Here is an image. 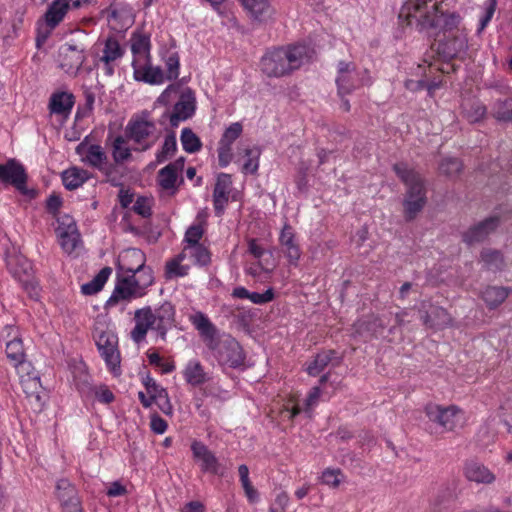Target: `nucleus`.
I'll return each instance as SVG.
<instances>
[{"label": "nucleus", "instance_id": "obj_1", "mask_svg": "<svg viewBox=\"0 0 512 512\" xmlns=\"http://www.w3.org/2000/svg\"><path fill=\"white\" fill-rule=\"evenodd\" d=\"M398 17L401 23H406L408 26L415 22L416 28L420 31L439 28L444 33H451L460 21L459 15L444 13L441 10V3H435L429 8L426 0L406 1Z\"/></svg>", "mask_w": 512, "mask_h": 512}, {"label": "nucleus", "instance_id": "obj_2", "mask_svg": "<svg viewBox=\"0 0 512 512\" xmlns=\"http://www.w3.org/2000/svg\"><path fill=\"white\" fill-rule=\"evenodd\" d=\"M310 58L306 45H289L267 52L261 58V70L268 77H283L299 69Z\"/></svg>", "mask_w": 512, "mask_h": 512}, {"label": "nucleus", "instance_id": "obj_3", "mask_svg": "<svg viewBox=\"0 0 512 512\" xmlns=\"http://www.w3.org/2000/svg\"><path fill=\"white\" fill-rule=\"evenodd\" d=\"M175 317L174 306L170 302H164L155 311L150 306L137 309L134 313L135 327L132 329L131 339L141 343L149 329L157 332L162 340H166L168 330L173 326Z\"/></svg>", "mask_w": 512, "mask_h": 512}, {"label": "nucleus", "instance_id": "obj_4", "mask_svg": "<svg viewBox=\"0 0 512 512\" xmlns=\"http://www.w3.org/2000/svg\"><path fill=\"white\" fill-rule=\"evenodd\" d=\"M125 257L135 259L139 264L137 267H131L119 262L118 269L124 271L128 275L118 279L115 289L107 301L110 305L117 303L119 300L142 296V292L140 290L153 283V276H151L150 271L147 272V278L143 282L137 280L135 277L136 272H146L144 265L145 255L140 250H129Z\"/></svg>", "mask_w": 512, "mask_h": 512}, {"label": "nucleus", "instance_id": "obj_5", "mask_svg": "<svg viewBox=\"0 0 512 512\" xmlns=\"http://www.w3.org/2000/svg\"><path fill=\"white\" fill-rule=\"evenodd\" d=\"M126 136L134 143L135 151H146L152 148L161 136V130L154 122L142 117L132 118L126 126Z\"/></svg>", "mask_w": 512, "mask_h": 512}, {"label": "nucleus", "instance_id": "obj_6", "mask_svg": "<svg viewBox=\"0 0 512 512\" xmlns=\"http://www.w3.org/2000/svg\"><path fill=\"white\" fill-rule=\"evenodd\" d=\"M220 365L237 368L244 363V353L235 338L226 334H219L212 343L206 345Z\"/></svg>", "mask_w": 512, "mask_h": 512}, {"label": "nucleus", "instance_id": "obj_7", "mask_svg": "<svg viewBox=\"0 0 512 512\" xmlns=\"http://www.w3.org/2000/svg\"><path fill=\"white\" fill-rule=\"evenodd\" d=\"M491 99V115L501 122H512L511 88L504 83L494 82L488 86Z\"/></svg>", "mask_w": 512, "mask_h": 512}, {"label": "nucleus", "instance_id": "obj_8", "mask_svg": "<svg viewBox=\"0 0 512 512\" xmlns=\"http://www.w3.org/2000/svg\"><path fill=\"white\" fill-rule=\"evenodd\" d=\"M27 179L24 166L16 159H9L6 163L0 164V181L14 186L23 195L33 197L35 192L27 188Z\"/></svg>", "mask_w": 512, "mask_h": 512}, {"label": "nucleus", "instance_id": "obj_9", "mask_svg": "<svg viewBox=\"0 0 512 512\" xmlns=\"http://www.w3.org/2000/svg\"><path fill=\"white\" fill-rule=\"evenodd\" d=\"M460 412L455 405L441 406L429 403L425 407V414L429 421L441 427L445 432L454 431L459 422Z\"/></svg>", "mask_w": 512, "mask_h": 512}, {"label": "nucleus", "instance_id": "obj_10", "mask_svg": "<svg viewBox=\"0 0 512 512\" xmlns=\"http://www.w3.org/2000/svg\"><path fill=\"white\" fill-rule=\"evenodd\" d=\"M393 170L407 186L405 197L409 199L423 198V200H427L424 180L419 173L409 169L408 166L404 163L395 164L393 166Z\"/></svg>", "mask_w": 512, "mask_h": 512}, {"label": "nucleus", "instance_id": "obj_11", "mask_svg": "<svg viewBox=\"0 0 512 512\" xmlns=\"http://www.w3.org/2000/svg\"><path fill=\"white\" fill-rule=\"evenodd\" d=\"M76 153L83 157L82 161L103 172L106 176L109 177L112 174L113 166L108 164L107 155L100 145H88L83 141L76 147Z\"/></svg>", "mask_w": 512, "mask_h": 512}, {"label": "nucleus", "instance_id": "obj_12", "mask_svg": "<svg viewBox=\"0 0 512 512\" xmlns=\"http://www.w3.org/2000/svg\"><path fill=\"white\" fill-rule=\"evenodd\" d=\"M336 84L339 95L344 96L364 85V81L353 62L340 61L338 63Z\"/></svg>", "mask_w": 512, "mask_h": 512}, {"label": "nucleus", "instance_id": "obj_13", "mask_svg": "<svg viewBox=\"0 0 512 512\" xmlns=\"http://www.w3.org/2000/svg\"><path fill=\"white\" fill-rule=\"evenodd\" d=\"M98 350L105 360L107 366L116 372L120 367V353L118 351L117 336L108 331L101 332L96 340Z\"/></svg>", "mask_w": 512, "mask_h": 512}, {"label": "nucleus", "instance_id": "obj_14", "mask_svg": "<svg viewBox=\"0 0 512 512\" xmlns=\"http://www.w3.org/2000/svg\"><path fill=\"white\" fill-rule=\"evenodd\" d=\"M196 109L195 94L190 88H186L180 94L179 100L175 103L172 114L170 115V124L177 127L181 121L192 117Z\"/></svg>", "mask_w": 512, "mask_h": 512}, {"label": "nucleus", "instance_id": "obj_15", "mask_svg": "<svg viewBox=\"0 0 512 512\" xmlns=\"http://www.w3.org/2000/svg\"><path fill=\"white\" fill-rule=\"evenodd\" d=\"M85 61L84 49L76 45L64 44L59 50L60 67L68 73H77Z\"/></svg>", "mask_w": 512, "mask_h": 512}, {"label": "nucleus", "instance_id": "obj_16", "mask_svg": "<svg viewBox=\"0 0 512 512\" xmlns=\"http://www.w3.org/2000/svg\"><path fill=\"white\" fill-rule=\"evenodd\" d=\"M498 225V217H489L465 231L462 235V239L468 245L480 243L484 241Z\"/></svg>", "mask_w": 512, "mask_h": 512}, {"label": "nucleus", "instance_id": "obj_17", "mask_svg": "<svg viewBox=\"0 0 512 512\" xmlns=\"http://www.w3.org/2000/svg\"><path fill=\"white\" fill-rule=\"evenodd\" d=\"M231 187V176L226 173H220L217 177L213 191V204L218 216L222 215L225 206L228 203Z\"/></svg>", "mask_w": 512, "mask_h": 512}, {"label": "nucleus", "instance_id": "obj_18", "mask_svg": "<svg viewBox=\"0 0 512 512\" xmlns=\"http://www.w3.org/2000/svg\"><path fill=\"white\" fill-rule=\"evenodd\" d=\"M184 163L185 158L180 157L174 162L169 163L168 165L159 170L157 181L162 189L172 190V194L176 192V182L178 179V173L183 170Z\"/></svg>", "mask_w": 512, "mask_h": 512}, {"label": "nucleus", "instance_id": "obj_19", "mask_svg": "<svg viewBox=\"0 0 512 512\" xmlns=\"http://www.w3.org/2000/svg\"><path fill=\"white\" fill-rule=\"evenodd\" d=\"M249 16L257 22L264 23L273 19L275 9L271 6L269 0H238Z\"/></svg>", "mask_w": 512, "mask_h": 512}, {"label": "nucleus", "instance_id": "obj_20", "mask_svg": "<svg viewBox=\"0 0 512 512\" xmlns=\"http://www.w3.org/2000/svg\"><path fill=\"white\" fill-rule=\"evenodd\" d=\"M56 495L69 512H81L80 501L75 487L68 479H60L56 484Z\"/></svg>", "mask_w": 512, "mask_h": 512}, {"label": "nucleus", "instance_id": "obj_21", "mask_svg": "<svg viewBox=\"0 0 512 512\" xmlns=\"http://www.w3.org/2000/svg\"><path fill=\"white\" fill-rule=\"evenodd\" d=\"M460 114L469 123L481 122L487 114L486 106L476 97H463L460 104Z\"/></svg>", "mask_w": 512, "mask_h": 512}, {"label": "nucleus", "instance_id": "obj_22", "mask_svg": "<svg viewBox=\"0 0 512 512\" xmlns=\"http://www.w3.org/2000/svg\"><path fill=\"white\" fill-rule=\"evenodd\" d=\"M464 476L472 482L491 484L495 481V475L481 462L467 460L464 464Z\"/></svg>", "mask_w": 512, "mask_h": 512}, {"label": "nucleus", "instance_id": "obj_23", "mask_svg": "<svg viewBox=\"0 0 512 512\" xmlns=\"http://www.w3.org/2000/svg\"><path fill=\"white\" fill-rule=\"evenodd\" d=\"M421 320L427 328L438 330L448 326L452 319L447 310L431 305L428 311L421 313Z\"/></svg>", "mask_w": 512, "mask_h": 512}, {"label": "nucleus", "instance_id": "obj_24", "mask_svg": "<svg viewBox=\"0 0 512 512\" xmlns=\"http://www.w3.org/2000/svg\"><path fill=\"white\" fill-rule=\"evenodd\" d=\"M343 357L338 355L335 350H325L318 353L314 361L308 366L307 372L311 376L319 375L329 364L333 367L339 366Z\"/></svg>", "mask_w": 512, "mask_h": 512}, {"label": "nucleus", "instance_id": "obj_25", "mask_svg": "<svg viewBox=\"0 0 512 512\" xmlns=\"http://www.w3.org/2000/svg\"><path fill=\"white\" fill-rule=\"evenodd\" d=\"M193 456L201 461V469L204 472L217 474L219 472V463L215 455L201 442H193L191 445Z\"/></svg>", "mask_w": 512, "mask_h": 512}, {"label": "nucleus", "instance_id": "obj_26", "mask_svg": "<svg viewBox=\"0 0 512 512\" xmlns=\"http://www.w3.org/2000/svg\"><path fill=\"white\" fill-rule=\"evenodd\" d=\"M7 358L18 368V372L22 373L26 368H30L31 364L24 361L25 351L22 339L14 336L13 339L6 343Z\"/></svg>", "mask_w": 512, "mask_h": 512}, {"label": "nucleus", "instance_id": "obj_27", "mask_svg": "<svg viewBox=\"0 0 512 512\" xmlns=\"http://www.w3.org/2000/svg\"><path fill=\"white\" fill-rule=\"evenodd\" d=\"M467 48V41L462 35H449L445 40H439L438 52L445 58H454Z\"/></svg>", "mask_w": 512, "mask_h": 512}, {"label": "nucleus", "instance_id": "obj_28", "mask_svg": "<svg viewBox=\"0 0 512 512\" xmlns=\"http://www.w3.org/2000/svg\"><path fill=\"white\" fill-rule=\"evenodd\" d=\"M74 105V96L68 92L53 93L49 100L50 112L67 117Z\"/></svg>", "mask_w": 512, "mask_h": 512}, {"label": "nucleus", "instance_id": "obj_29", "mask_svg": "<svg viewBox=\"0 0 512 512\" xmlns=\"http://www.w3.org/2000/svg\"><path fill=\"white\" fill-rule=\"evenodd\" d=\"M192 324L199 331L205 345L212 343L213 339L219 335L216 327L211 323L208 317L202 313L197 312L190 317Z\"/></svg>", "mask_w": 512, "mask_h": 512}, {"label": "nucleus", "instance_id": "obj_30", "mask_svg": "<svg viewBox=\"0 0 512 512\" xmlns=\"http://www.w3.org/2000/svg\"><path fill=\"white\" fill-rule=\"evenodd\" d=\"M134 68V78L137 81H143L149 84H161L164 81V73L160 67L138 66L137 60L132 62Z\"/></svg>", "mask_w": 512, "mask_h": 512}, {"label": "nucleus", "instance_id": "obj_31", "mask_svg": "<svg viewBox=\"0 0 512 512\" xmlns=\"http://www.w3.org/2000/svg\"><path fill=\"white\" fill-rule=\"evenodd\" d=\"M70 8L68 0H53L45 12L44 18L47 26L54 29L64 19Z\"/></svg>", "mask_w": 512, "mask_h": 512}, {"label": "nucleus", "instance_id": "obj_32", "mask_svg": "<svg viewBox=\"0 0 512 512\" xmlns=\"http://www.w3.org/2000/svg\"><path fill=\"white\" fill-rule=\"evenodd\" d=\"M281 245L284 247V253L286 254L289 262L292 264L297 263L300 259L301 251L299 246L294 241V233L292 228L285 225L280 235Z\"/></svg>", "mask_w": 512, "mask_h": 512}, {"label": "nucleus", "instance_id": "obj_33", "mask_svg": "<svg viewBox=\"0 0 512 512\" xmlns=\"http://www.w3.org/2000/svg\"><path fill=\"white\" fill-rule=\"evenodd\" d=\"M90 178L87 170L71 167L62 173V181L66 189L75 190Z\"/></svg>", "mask_w": 512, "mask_h": 512}, {"label": "nucleus", "instance_id": "obj_34", "mask_svg": "<svg viewBox=\"0 0 512 512\" xmlns=\"http://www.w3.org/2000/svg\"><path fill=\"white\" fill-rule=\"evenodd\" d=\"M58 235L62 249L67 253L73 252L79 240L76 223L71 221L67 228L58 227Z\"/></svg>", "mask_w": 512, "mask_h": 512}, {"label": "nucleus", "instance_id": "obj_35", "mask_svg": "<svg viewBox=\"0 0 512 512\" xmlns=\"http://www.w3.org/2000/svg\"><path fill=\"white\" fill-rule=\"evenodd\" d=\"M386 326L387 323L383 317L371 315L363 320L358 321L357 331L359 333H369L374 337H378L379 335H382Z\"/></svg>", "mask_w": 512, "mask_h": 512}, {"label": "nucleus", "instance_id": "obj_36", "mask_svg": "<svg viewBox=\"0 0 512 512\" xmlns=\"http://www.w3.org/2000/svg\"><path fill=\"white\" fill-rule=\"evenodd\" d=\"M509 293L508 288L488 286L482 292V299L490 309H494L506 300Z\"/></svg>", "mask_w": 512, "mask_h": 512}, {"label": "nucleus", "instance_id": "obj_37", "mask_svg": "<svg viewBox=\"0 0 512 512\" xmlns=\"http://www.w3.org/2000/svg\"><path fill=\"white\" fill-rule=\"evenodd\" d=\"M131 51L137 63L141 58H147L150 50V37L146 34L134 32L130 39Z\"/></svg>", "mask_w": 512, "mask_h": 512}, {"label": "nucleus", "instance_id": "obj_38", "mask_svg": "<svg viewBox=\"0 0 512 512\" xmlns=\"http://www.w3.org/2000/svg\"><path fill=\"white\" fill-rule=\"evenodd\" d=\"M184 377L188 384L199 386L207 381V374L199 361H190L185 370Z\"/></svg>", "mask_w": 512, "mask_h": 512}, {"label": "nucleus", "instance_id": "obj_39", "mask_svg": "<svg viewBox=\"0 0 512 512\" xmlns=\"http://www.w3.org/2000/svg\"><path fill=\"white\" fill-rule=\"evenodd\" d=\"M112 273L110 267L102 268L98 274L88 283L81 286V292L85 295H92L99 292Z\"/></svg>", "mask_w": 512, "mask_h": 512}, {"label": "nucleus", "instance_id": "obj_40", "mask_svg": "<svg viewBox=\"0 0 512 512\" xmlns=\"http://www.w3.org/2000/svg\"><path fill=\"white\" fill-rule=\"evenodd\" d=\"M454 499L453 490L444 486L441 487L429 502V508L433 512H438L447 507V505Z\"/></svg>", "mask_w": 512, "mask_h": 512}, {"label": "nucleus", "instance_id": "obj_41", "mask_svg": "<svg viewBox=\"0 0 512 512\" xmlns=\"http://www.w3.org/2000/svg\"><path fill=\"white\" fill-rule=\"evenodd\" d=\"M480 256L485 268L488 270L499 271L505 266L504 258L500 251L484 249Z\"/></svg>", "mask_w": 512, "mask_h": 512}, {"label": "nucleus", "instance_id": "obj_42", "mask_svg": "<svg viewBox=\"0 0 512 512\" xmlns=\"http://www.w3.org/2000/svg\"><path fill=\"white\" fill-rule=\"evenodd\" d=\"M20 374L21 385L24 392L28 397H35L37 400H39L40 396L37 391L40 387L39 377L37 375H32L29 371V368H26V370Z\"/></svg>", "mask_w": 512, "mask_h": 512}, {"label": "nucleus", "instance_id": "obj_43", "mask_svg": "<svg viewBox=\"0 0 512 512\" xmlns=\"http://www.w3.org/2000/svg\"><path fill=\"white\" fill-rule=\"evenodd\" d=\"M123 49L121 48L119 42L113 38L109 37L105 41L103 55L100 58V61L104 63L113 62L123 56Z\"/></svg>", "mask_w": 512, "mask_h": 512}, {"label": "nucleus", "instance_id": "obj_44", "mask_svg": "<svg viewBox=\"0 0 512 512\" xmlns=\"http://www.w3.org/2000/svg\"><path fill=\"white\" fill-rule=\"evenodd\" d=\"M183 253H185V256L189 254L192 258H194V263L200 266H206L211 261L209 250L202 244L195 246H185Z\"/></svg>", "mask_w": 512, "mask_h": 512}, {"label": "nucleus", "instance_id": "obj_45", "mask_svg": "<svg viewBox=\"0 0 512 512\" xmlns=\"http://www.w3.org/2000/svg\"><path fill=\"white\" fill-rule=\"evenodd\" d=\"M427 200L420 199H409L407 197L404 198L403 206H404V218L406 221H412L416 218V216L423 210L426 205Z\"/></svg>", "mask_w": 512, "mask_h": 512}, {"label": "nucleus", "instance_id": "obj_46", "mask_svg": "<svg viewBox=\"0 0 512 512\" xmlns=\"http://www.w3.org/2000/svg\"><path fill=\"white\" fill-rule=\"evenodd\" d=\"M181 143L183 149L188 153L198 152L202 146L199 137L190 128H184L182 130Z\"/></svg>", "mask_w": 512, "mask_h": 512}, {"label": "nucleus", "instance_id": "obj_47", "mask_svg": "<svg viewBox=\"0 0 512 512\" xmlns=\"http://www.w3.org/2000/svg\"><path fill=\"white\" fill-rule=\"evenodd\" d=\"M185 253L183 251L178 254L174 259L170 260L166 264V276L168 278L172 277H182L187 275L188 266L181 265V262L185 259Z\"/></svg>", "mask_w": 512, "mask_h": 512}, {"label": "nucleus", "instance_id": "obj_48", "mask_svg": "<svg viewBox=\"0 0 512 512\" xmlns=\"http://www.w3.org/2000/svg\"><path fill=\"white\" fill-rule=\"evenodd\" d=\"M177 151L176 136L172 132L166 135L161 150L157 153L156 159L158 163H162L167 159L171 158Z\"/></svg>", "mask_w": 512, "mask_h": 512}, {"label": "nucleus", "instance_id": "obj_49", "mask_svg": "<svg viewBox=\"0 0 512 512\" xmlns=\"http://www.w3.org/2000/svg\"><path fill=\"white\" fill-rule=\"evenodd\" d=\"M261 150L259 147L245 148L244 155L247 157L243 165V172L254 174L257 172L259 167V157Z\"/></svg>", "mask_w": 512, "mask_h": 512}, {"label": "nucleus", "instance_id": "obj_50", "mask_svg": "<svg viewBox=\"0 0 512 512\" xmlns=\"http://www.w3.org/2000/svg\"><path fill=\"white\" fill-rule=\"evenodd\" d=\"M463 165L458 158H446L439 165L441 174L447 177H455L462 171Z\"/></svg>", "mask_w": 512, "mask_h": 512}, {"label": "nucleus", "instance_id": "obj_51", "mask_svg": "<svg viewBox=\"0 0 512 512\" xmlns=\"http://www.w3.org/2000/svg\"><path fill=\"white\" fill-rule=\"evenodd\" d=\"M125 140L122 136L115 138L113 142V159L116 163H121L128 160L131 157L130 149L123 147Z\"/></svg>", "mask_w": 512, "mask_h": 512}, {"label": "nucleus", "instance_id": "obj_52", "mask_svg": "<svg viewBox=\"0 0 512 512\" xmlns=\"http://www.w3.org/2000/svg\"><path fill=\"white\" fill-rule=\"evenodd\" d=\"M154 402L158 405L159 409L166 415H172L173 406L169 400L168 392L166 389L159 391L157 395L153 396Z\"/></svg>", "mask_w": 512, "mask_h": 512}, {"label": "nucleus", "instance_id": "obj_53", "mask_svg": "<svg viewBox=\"0 0 512 512\" xmlns=\"http://www.w3.org/2000/svg\"><path fill=\"white\" fill-rule=\"evenodd\" d=\"M13 273L23 283V288L27 291L30 298L37 300L40 296V288L38 283L32 279H29V275H27V279H22L18 271H14Z\"/></svg>", "mask_w": 512, "mask_h": 512}, {"label": "nucleus", "instance_id": "obj_54", "mask_svg": "<svg viewBox=\"0 0 512 512\" xmlns=\"http://www.w3.org/2000/svg\"><path fill=\"white\" fill-rule=\"evenodd\" d=\"M203 233L204 231L201 225L190 226L185 233L186 246L200 245L199 240L202 238Z\"/></svg>", "mask_w": 512, "mask_h": 512}, {"label": "nucleus", "instance_id": "obj_55", "mask_svg": "<svg viewBox=\"0 0 512 512\" xmlns=\"http://www.w3.org/2000/svg\"><path fill=\"white\" fill-rule=\"evenodd\" d=\"M179 57L176 53L171 54L166 60V79L167 80H175L179 75Z\"/></svg>", "mask_w": 512, "mask_h": 512}, {"label": "nucleus", "instance_id": "obj_56", "mask_svg": "<svg viewBox=\"0 0 512 512\" xmlns=\"http://www.w3.org/2000/svg\"><path fill=\"white\" fill-rule=\"evenodd\" d=\"M242 125L238 122L232 123L224 132L220 142L232 145V143L241 135Z\"/></svg>", "mask_w": 512, "mask_h": 512}, {"label": "nucleus", "instance_id": "obj_57", "mask_svg": "<svg viewBox=\"0 0 512 512\" xmlns=\"http://www.w3.org/2000/svg\"><path fill=\"white\" fill-rule=\"evenodd\" d=\"M497 1L498 0H487L485 2V13L482 16V18L480 19V26L478 29L479 32L484 30V28L488 25V23L492 19L493 15L495 13L496 7H497Z\"/></svg>", "mask_w": 512, "mask_h": 512}, {"label": "nucleus", "instance_id": "obj_58", "mask_svg": "<svg viewBox=\"0 0 512 512\" xmlns=\"http://www.w3.org/2000/svg\"><path fill=\"white\" fill-rule=\"evenodd\" d=\"M133 210L144 218L151 216V205L149 199L146 197H138L133 205Z\"/></svg>", "mask_w": 512, "mask_h": 512}, {"label": "nucleus", "instance_id": "obj_59", "mask_svg": "<svg viewBox=\"0 0 512 512\" xmlns=\"http://www.w3.org/2000/svg\"><path fill=\"white\" fill-rule=\"evenodd\" d=\"M232 145L219 142L218 160L221 167H226L232 160Z\"/></svg>", "mask_w": 512, "mask_h": 512}, {"label": "nucleus", "instance_id": "obj_60", "mask_svg": "<svg viewBox=\"0 0 512 512\" xmlns=\"http://www.w3.org/2000/svg\"><path fill=\"white\" fill-rule=\"evenodd\" d=\"M341 474V471L339 469L337 470H330L327 469L322 473V482L326 485H329L331 487H338L340 484L339 475Z\"/></svg>", "mask_w": 512, "mask_h": 512}, {"label": "nucleus", "instance_id": "obj_61", "mask_svg": "<svg viewBox=\"0 0 512 512\" xmlns=\"http://www.w3.org/2000/svg\"><path fill=\"white\" fill-rule=\"evenodd\" d=\"M274 292L272 288L267 289L264 293L250 292V299L254 304H265L272 301Z\"/></svg>", "mask_w": 512, "mask_h": 512}, {"label": "nucleus", "instance_id": "obj_62", "mask_svg": "<svg viewBox=\"0 0 512 512\" xmlns=\"http://www.w3.org/2000/svg\"><path fill=\"white\" fill-rule=\"evenodd\" d=\"M151 430L157 434H163L167 429V422L159 415L154 414L150 422Z\"/></svg>", "mask_w": 512, "mask_h": 512}, {"label": "nucleus", "instance_id": "obj_63", "mask_svg": "<svg viewBox=\"0 0 512 512\" xmlns=\"http://www.w3.org/2000/svg\"><path fill=\"white\" fill-rule=\"evenodd\" d=\"M61 206H62V199L59 195L52 194L47 199L46 208H47L48 212L52 213L53 215H55L59 211Z\"/></svg>", "mask_w": 512, "mask_h": 512}, {"label": "nucleus", "instance_id": "obj_64", "mask_svg": "<svg viewBox=\"0 0 512 512\" xmlns=\"http://www.w3.org/2000/svg\"><path fill=\"white\" fill-rule=\"evenodd\" d=\"M143 384L147 390V393L149 395H151L152 397L154 395H157L159 393L160 390H162L163 388H161L157 383L156 381L150 377L149 375L146 376L143 380Z\"/></svg>", "mask_w": 512, "mask_h": 512}]
</instances>
